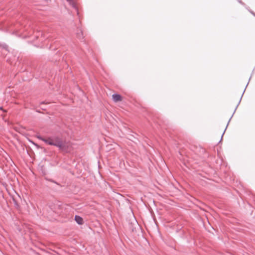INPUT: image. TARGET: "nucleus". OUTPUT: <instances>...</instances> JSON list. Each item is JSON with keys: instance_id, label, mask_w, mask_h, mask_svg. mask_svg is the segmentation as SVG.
<instances>
[{"instance_id": "nucleus-4", "label": "nucleus", "mask_w": 255, "mask_h": 255, "mask_svg": "<svg viewBox=\"0 0 255 255\" xmlns=\"http://www.w3.org/2000/svg\"><path fill=\"white\" fill-rule=\"evenodd\" d=\"M53 136L48 137L45 138L44 142L50 145H52Z\"/></svg>"}, {"instance_id": "nucleus-3", "label": "nucleus", "mask_w": 255, "mask_h": 255, "mask_svg": "<svg viewBox=\"0 0 255 255\" xmlns=\"http://www.w3.org/2000/svg\"><path fill=\"white\" fill-rule=\"evenodd\" d=\"M75 220L76 223L79 225H82L83 224V219L79 216L76 215L75 216Z\"/></svg>"}, {"instance_id": "nucleus-5", "label": "nucleus", "mask_w": 255, "mask_h": 255, "mask_svg": "<svg viewBox=\"0 0 255 255\" xmlns=\"http://www.w3.org/2000/svg\"><path fill=\"white\" fill-rule=\"evenodd\" d=\"M70 5H71L76 11H78L77 7L76 5L75 2L73 1V0H66Z\"/></svg>"}, {"instance_id": "nucleus-8", "label": "nucleus", "mask_w": 255, "mask_h": 255, "mask_svg": "<svg viewBox=\"0 0 255 255\" xmlns=\"http://www.w3.org/2000/svg\"><path fill=\"white\" fill-rule=\"evenodd\" d=\"M37 137L40 139V140H41L42 141H44V140H45V138L44 137H43L42 136H40V135H37Z\"/></svg>"}, {"instance_id": "nucleus-7", "label": "nucleus", "mask_w": 255, "mask_h": 255, "mask_svg": "<svg viewBox=\"0 0 255 255\" xmlns=\"http://www.w3.org/2000/svg\"><path fill=\"white\" fill-rule=\"evenodd\" d=\"M79 32L77 33V35L79 38H83V36L82 31L80 29L79 30Z\"/></svg>"}, {"instance_id": "nucleus-1", "label": "nucleus", "mask_w": 255, "mask_h": 255, "mask_svg": "<svg viewBox=\"0 0 255 255\" xmlns=\"http://www.w3.org/2000/svg\"><path fill=\"white\" fill-rule=\"evenodd\" d=\"M52 145L55 146L64 152H68L70 144L64 141L62 138L57 136H53Z\"/></svg>"}, {"instance_id": "nucleus-6", "label": "nucleus", "mask_w": 255, "mask_h": 255, "mask_svg": "<svg viewBox=\"0 0 255 255\" xmlns=\"http://www.w3.org/2000/svg\"><path fill=\"white\" fill-rule=\"evenodd\" d=\"M0 47L3 49H5L6 51H7L8 47L5 44H4V43L0 44Z\"/></svg>"}, {"instance_id": "nucleus-2", "label": "nucleus", "mask_w": 255, "mask_h": 255, "mask_svg": "<svg viewBox=\"0 0 255 255\" xmlns=\"http://www.w3.org/2000/svg\"><path fill=\"white\" fill-rule=\"evenodd\" d=\"M113 100L115 102H118L122 100L121 96L119 94H115L112 95Z\"/></svg>"}]
</instances>
